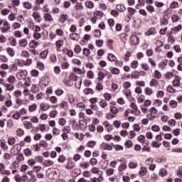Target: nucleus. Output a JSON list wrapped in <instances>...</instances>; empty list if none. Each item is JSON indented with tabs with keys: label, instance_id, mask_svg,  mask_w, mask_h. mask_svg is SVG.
<instances>
[{
	"label": "nucleus",
	"instance_id": "56",
	"mask_svg": "<svg viewBox=\"0 0 182 182\" xmlns=\"http://www.w3.org/2000/svg\"><path fill=\"white\" fill-rule=\"evenodd\" d=\"M154 105H155L156 107H161L163 105V101L160 100H156L154 102Z\"/></svg>",
	"mask_w": 182,
	"mask_h": 182
},
{
	"label": "nucleus",
	"instance_id": "18",
	"mask_svg": "<svg viewBox=\"0 0 182 182\" xmlns=\"http://www.w3.org/2000/svg\"><path fill=\"white\" fill-rule=\"evenodd\" d=\"M63 53L67 55V56H68L69 58H72V56H73V51L72 50L64 48L63 50Z\"/></svg>",
	"mask_w": 182,
	"mask_h": 182
},
{
	"label": "nucleus",
	"instance_id": "31",
	"mask_svg": "<svg viewBox=\"0 0 182 182\" xmlns=\"http://www.w3.org/2000/svg\"><path fill=\"white\" fill-rule=\"evenodd\" d=\"M168 42H169L170 43H174V42H176V37L173 36V32L169 33Z\"/></svg>",
	"mask_w": 182,
	"mask_h": 182
},
{
	"label": "nucleus",
	"instance_id": "64",
	"mask_svg": "<svg viewBox=\"0 0 182 182\" xmlns=\"http://www.w3.org/2000/svg\"><path fill=\"white\" fill-rule=\"evenodd\" d=\"M129 168H136L137 167V163L131 161L129 163Z\"/></svg>",
	"mask_w": 182,
	"mask_h": 182
},
{
	"label": "nucleus",
	"instance_id": "46",
	"mask_svg": "<svg viewBox=\"0 0 182 182\" xmlns=\"http://www.w3.org/2000/svg\"><path fill=\"white\" fill-rule=\"evenodd\" d=\"M23 126L27 130L32 129V123H31L30 122H25L23 123Z\"/></svg>",
	"mask_w": 182,
	"mask_h": 182
},
{
	"label": "nucleus",
	"instance_id": "6",
	"mask_svg": "<svg viewBox=\"0 0 182 182\" xmlns=\"http://www.w3.org/2000/svg\"><path fill=\"white\" fill-rule=\"evenodd\" d=\"M0 174L11 176V171L5 169V165L4 163H0Z\"/></svg>",
	"mask_w": 182,
	"mask_h": 182
},
{
	"label": "nucleus",
	"instance_id": "34",
	"mask_svg": "<svg viewBox=\"0 0 182 182\" xmlns=\"http://www.w3.org/2000/svg\"><path fill=\"white\" fill-rule=\"evenodd\" d=\"M112 75H119L120 70L117 68H112L110 70Z\"/></svg>",
	"mask_w": 182,
	"mask_h": 182
},
{
	"label": "nucleus",
	"instance_id": "53",
	"mask_svg": "<svg viewBox=\"0 0 182 182\" xmlns=\"http://www.w3.org/2000/svg\"><path fill=\"white\" fill-rule=\"evenodd\" d=\"M50 102L53 105H56V103H58V97L56 96H51L50 97Z\"/></svg>",
	"mask_w": 182,
	"mask_h": 182
},
{
	"label": "nucleus",
	"instance_id": "51",
	"mask_svg": "<svg viewBox=\"0 0 182 182\" xmlns=\"http://www.w3.org/2000/svg\"><path fill=\"white\" fill-rule=\"evenodd\" d=\"M8 19L9 21H10V22H14V21L16 19V16L15 15V14L11 13V14L9 15Z\"/></svg>",
	"mask_w": 182,
	"mask_h": 182
},
{
	"label": "nucleus",
	"instance_id": "24",
	"mask_svg": "<svg viewBox=\"0 0 182 182\" xmlns=\"http://www.w3.org/2000/svg\"><path fill=\"white\" fill-rule=\"evenodd\" d=\"M6 50V53H8V55H9V56H11V58H14V56H15V50H14V48H7Z\"/></svg>",
	"mask_w": 182,
	"mask_h": 182
},
{
	"label": "nucleus",
	"instance_id": "11",
	"mask_svg": "<svg viewBox=\"0 0 182 182\" xmlns=\"http://www.w3.org/2000/svg\"><path fill=\"white\" fill-rule=\"evenodd\" d=\"M43 19L47 22H53V17L49 13H46L44 14Z\"/></svg>",
	"mask_w": 182,
	"mask_h": 182
},
{
	"label": "nucleus",
	"instance_id": "29",
	"mask_svg": "<svg viewBox=\"0 0 182 182\" xmlns=\"http://www.w3.org/2000/svg\"><path fill=\"white\" fill-rule=\"evenodd\" d=\"M63 45H65L63 40H58L55 42V46L58 49H60Z\"/></svg>",
	"mask_w": 182,
	"mask_h": 182
},
{
	"label": "nucleus",
	"instance_id": "19",
	"mask_svg": "<svg viewBox=\"0 0 182 182\" xmlns=\"http://www.w3.org/2000/svg\"><path fill=\"white\" fill-rule=\"evenodd\" d=\"M69 19V16L68 14H62L60 16V23H64V22H66Z\"/></svg>",
	"mask_w": 182,
	"mask_h": 182
},
{
	"label": "nucleus",
	"instance_id": "50",
	"mask_svg": "<svg viewBox=\"0 0 182 182\" xmlns=\"http://www.w3.org/2000/svg\"><path fill=\"white\" fill-rule=\"evenodd\" d=\"M100 106L102 108V109H106V107H107V102H106V100H102L100 102Z\"/></svg>",
	"mask_w": 182,
	"mask_h": 182
},
{
	"label": "nucleus",
	"instance_id": "55",
	"mask_svg": "<svg viewBox=\"0 0 182 182\" xmlns=\"http://www.w3.org/2000/svg\"><path fill=\"white\" fill-rule=\"evenodd\" d=\"M36 109H38V105H36V104H33L32 105H30L28 107L29 112H35V110H36Z\"/></svg>",
	"mask_w": 182,
	"mask_h": 182
},
{
	"label": "nucleus",
	"instance_id": "20",
	"mask_svg": "<svg viewBox=\"0 0 182 182\" xmlns=\"http://www.w3.org/2000/svg\"><path fill=\"white\" fill-rule=\"evenodd\" d=\"M145 35H146V36H151V35H156V29H154V28H150L147 31H146Z\"/></svg>",
	"mask_w": 182,
	"mask_h": 182
},
{
	"label": "nucleus",
	"instance_id": "36",
	"mask_svg": "<svg viewBox=\"0 0 182 182\" xmlns=\"http://www.w3.org/2000/svg\"><path fill=\"white\" fill-rule=\"evenodd\" d=\"M101 171H101L100 169H99V168L92 167L91 168V173L92 174H100Z\"/></svg>",
	"mask_w": 182,
	"mask_h": 182
},
{
	"label": "nucleus",
	"instance_id": "52",
	"mask_svg": "<svg viewBox=\"0 0 182 182\" xmlns=\"http://www.w3.org/2000/svg\"><path fill=\"white\" fill-rule=\"evenodd\" d=\"M75 9H76V11H82V9H83V4L81 2L77 3Z\"/></svg>",
	"mask_w": 182,
	"mask_h": 182
},
{
	"label": "nucleus",
	"instance_id": "5",
	"mask_svg": "<svg viewBox=\"0 0 182 182\" xmlns=\"http://www.w3.org/2000/svg\"><path fill=\"white\" fill-rule=\"evenodd\" d=\"M16 76L18 80H22V79H25V77L28 76V71L26 70H21V72L18 73Z\"/></svg>",
	"mask_w": 182,
	"mask_h": 182
},
{
	"label": "nucleus",
	"instance_id": "15",
	"mask_svg": "<svg viewBox=\"0 0 182 182\" xmlns=\"http://www.w3.org/2000/svg\"><path fill=\"white\" fill-rule=\"evenodd\" d=\"M70 38L73 41H77L80 39V35H79L78 33H73L70 34Z\"/></svg>",
	"mask_w": 182,
	"mask_h": 182
},
{
	"label": "nucleus",
	"instance_id": "38",
	"mask_svg": "<svg viewBox=\"0 0 182 182\" xmlns=\"http://www.w3.org/2000/svg\"><path fill=\"white\" fill-rule=\"evenodd\" d=\"M37 130H39L40 132H45V130H46V124H38V126L37 127Z\"/></svg>",
	"mask_w": 182,
	"mask_h": 182
},
{
	"label": "nucleus",
	"instance_id": "7",
	"mask_svg": "<svg viewBox=\"0 0 182 182\" xmlns=\"http://www.w3.org/2000/svg\"><path fill=\"white\" fill-rule=\"evenodd\" d=\"M130 43L132 45H139L140 43V38L136 35H132L130 38Z\"/></svg>",
	"mask_w": 182,
	"mask_h": 182
},
{
	"label": "nucleus",
	"instance_id": "26",
	"mask_svg": "<svg viewBox=\"0 0 182 182\" xmlns=\"http://www.w3.org/2000/svg\"><path fill=\"white\" fill-rule=\"evenodd\" d=\"M31 91L32 92V93H38V92H39V85L33 84L31 86Z\"/></svg>",
	"mask_w": 182,
	"mask_h": 182
},
{
	"label": "nucleus",
	"instance_id": "44",
	"mask_svg": "<svg viewBox=\"0 0 182 182\" xmlns=\"http://www.w3.org/2000/svg\"><path fill=\"white\" fill-rule=\"evenodd\" d=\"M104 97L107 102H110V100L112 99V94L109 92L104 94Z\"/></svg>",
	"mask_w": 182,
	"mask_h": 182
},
{
	"label": "nucleus",
	"instance_id": "57",
	"mask_svg": "<svg viewBox=\"0 0 182 182\" xmlns=\"http://www.w3.org/2000/svg\"><path fill=\"white\" fill-rule=\"evenodd\" d=\"M15 80H16V78H15V76L14 75H10L7 79V81L9 82V83H11V85H13V83H15Z\"/></svg>",
	"mask_w": 182,
	"mask_h": 182
},
{
	"label": "nucleus",
	"instance_id": "60",
	"mask_svg": "<svg viewBox=\"0 0 182 182\" xmlns=\"http://www.w3.org/2000/svg\"><path fill=\"white\" fill-rule=\"evenodd\" d=\"M16 140L14 136L9 138L8 139V144L10 146H14V144H15Z\"/></svg>",
	"mask_w": 182,
	"mask_h": 182
},
{
	"label": "nucleus",
	"instance_id": "13",
	"mask_svg": "<svg viewBox=\"0 0 182 182\" xmlns=\"http://www.w3.org/2000/svg\"><path fill=\"white\" fill-rule=\"evenodd\" d=\"M58 177V172L56 171H51L50 173H48V178L50 180H55Z\"/></svg>",
	"mask_w": 182,
	"mask_h": 182
},
{
	"label": "nucleus",
	"instance_id": "27",
	"mask_svg": "<svg viewBox=\"0 0 182 182\" xmlns=\"http://www.w3.org/2000/svg\"><path fill=\"white\" fill-rule=\"evenodd\" d=\"M107 59L110 61V62H116V60H117V58L115 57L114 55H113L112 53H109L107 55Z\"/></svg>",
	"mask_w": 182,
	"mask_h": 182
},
{
	"label": "nucleus",
	"instance_id": "25",
	"mask_svg": "<svg viewBox=\"0 0 182 182\" xmlns=\"http://www.w3.org/2000/svg\"><path fill=\"white\" fill-rule=\"evenodd\" d=\"M43 166L44 167H50V166H53V161H52L50 159L46 160L43 163Z\"/></svg>",
	"mask_w": 182,
	"mask_h": 182
},
{
	"label": "nucleus",
	"instance_id": "48",
	"mask_svg": "<svg viewBox=\"0 0 182 182\" xmlns=\"http://www.w3.org/2000/svg\"><path fill=\"white\" fill-rule=\"evenodd\" d=\"M178 105V103L176 100H171L169 102V106H171V107H172L173 109H176Z\"/></svg>",
	"mask_w": 182,
	"mask_h": 182
},
{
	"label": "nucleus",
	"instance_id": "30",
	"mask_svg": "<svg viewBox=\"0 0 182 182\" xmlns=\"http://www.w3.org/2000/svg\"><path fill=\"white\" fill-rule=\"evenodd\" d=\"M181 80V78L180 77H176V78L173 80V86H176V87L180 86Z\"/></svg>",
	"mask_w": 182,
	"mask_h": 182
},
{
	"label": "nucleus",
	"instance_id": "22",
	"mask_svg": "<svg viewBox=\"0 0 182 182\" xmlns=\"http://www.w3.org/2000/svg\"><path fill=\"white\" fill-rule=\"evenodd\" d=\"M39 46V42L33 40L31 41L30 43V48H31V49H36V47Z\"/></svg>",
	"mask_w": 182,
	"mask_h": 182
},
{
	"label": "nucleus",
	"instance_id": "28",
	"mask_svg": "<svg viewBox=\"0 0 182 182\" xmlns=\"http://www.w3.org/2000/svg\"><path fill=\"white\" fill-rule=\"evenodd\" d=\"M139 174L142 176H144L147 174V168L144 166H141L139 170Z\"/></svg>",
	"mask_w": 182,
	"mask_h": 182
},
{
	"label": "nucleus",
	"instance_id": "59",
	"mask_svg": "<svg viewBox=\"0 0 182 182\" xmlns=\"http://www.w3.org/2000/svg\"><path fill=\"white\" fill-rule=\"evenodd\" d=\"M167 92H169V93H176V89L173 87V85H168L166 88Z\"/></svg>",
	"mask_w": 182,
	"mask_h": 182
},
{
	"label": "nucleus",
	"instance_id": "47",
	"mask_svg": "<svg viewBox=\"0 0 182 182\" xmlns=\"http://www.w3.org/2000/svg\"><path fill=\"white\" fill-rule=\"evenodd\" d=\"M113 174H114V169H113L112 168H109L107 169L106 171L107 176H113Z\"/></svg>",
	"mask_w": 182,
	"mask_h": 182
},
{
	"label": "nucleus",
	"instance_id": "14",
	"mask_svg": "<svg viewBox=\"0 0 182 182\" xmlns=\"http://www.w3.org/2000/svg\"><path fill=\"white\" fill-rule=\"evenodd\" d=\"M73 80H74V78H71L70 74L69 77H67L65 80V85H67V86H73Z\"/></svg>",
	"mask_w": 182,
	"mask_h": 182
},
{
	"label": "nucleus",
	"instance_id": "2",
	"mask_svg": "<svg viewBox=\"0 0 182 182\" xmlns=\"http://www.w3.org/2000/svg\"><path fill=\"white\" fill-rule=\"evenodd\" d=\"M70 78L74 79L76 89H80L82 86V77H77V76L73 73L70 74Z\"/></svg>",
	"mask_w": 182,
	"mask_h": 182
},
{
	"label": "nucleus",
	"instance_id": "21",
	"mask_svg": "<svg viewBox=\"0 0 182 182\" xmlns=\"http://www.w3.org/2000/svg\"><path fill=\"white\" fill-rule=\"evenodd\" d=\"M158 85L159 80H157L156 78H153L149 82V85L151 86V87H156V86H157Z\"/></svg>",
	"mask_w": 182,
	"mask_h": 182
},
{
	"label": "nucleus",
	"instance_id": "39",
	"mask_svg": "<svg viewBox=\"0 0 182 182\" xmlns=\"http://www.w3.org/2000/svg\"><path fill=\"white\" fill-rule=\"evenodd\" d=\"M180 4L177 1H172L170 5L171 9H176V8H179Z\"/></svg>",
	"mask_w": 182,
	"mask_h": 182
},
{
	"label": "nucleus",
	"instance_id": "9",
	"mask_svg": "<svg viewBox=\"0 0 182 182\" xmlns=\"http://www.w3.org/2000/svg\"><path fill=\"white\" fill-rule=\"evenodd\" d=\"M50 108V105L46 102H41L40 104V109L41 110H43L44 112H46V110H49Z\"/></svg>",
	"mask_w": 182,
	"mask_h": 182
},
{
	"label": "nucleus",
	"instance_id": "4",
	"mask_svg": "<svg viewBox=\"0 0 182 182\" xmlns=\"http://www.w3.org/2000/svg\"><path fill=\"white\" fill-rule=\"evenodd\" d=\"M127 11L129 14L127 15V18H125V21H127V22H130V21L132 20V16H133V15L136 14V11L134 8L128 7Z\"/></svg>",
	"mask_w": 182,
	"mask_h": 182
},
{
	"label": "nucleus",
	"instance_id": "17",
	"mask_svg": "<svg viewBox=\"0 0 182 182\" xmlns=\"http://www.w3.org/2000/svg\"><path fill=\"white\" fill-rule=\"evenodd\" d=\"M75 166V162H73V161H68L65 166V168L67 170H72V168H73Z\"/></svg>",
	"mask_w": 182,
	"mask_h": 182
},
{
	"label": "nucleus",
	"instance_id": "45",
	"mask_svg": "<svg viewBox=\"0 0 182 182\" xmlns=\"http://www.w3.org/2000/svg\"><path fill=\"white\" fill-rule=\"evenodd\" d=\"M68 102L66 101H63L60 104V107H61V109H64L65 110L68 109Z\"/></svg>",
	"mask_w": 182,
	"mask_h": 182
},
{
	"label": "nucleus",
	"instance_id": "54",
	"mask_svg": "<svg viewBox=\"0 0 182 182\" xmlns=\"http://www.w3.org/2000/svg\"><path fill=\"white\" fill-rule=\"evenodd\" d=\"M97 180L98 181V182L105 181V176H103V171H101V173H99V176L97 178Z\"/></svg>",
	"mask_w": 182,
	"mask_h": 182
},
{
	"label": "nucleus",
	"instance_id": "33",
	"mask_svg": "<svg viewBox=\"0 0 182 182\" xmlns=\"http://www.w3.org/2000/svg\"><path fill=\"white\" fill-rule=\"evenodd\" d=\"M109 111L111 112V113H112V114H117V113H119V109L115 106H111L109 108Z\"/></svg>",
	"mask_w": 182,
	"mask_h": 182
},
{
	"label": "nucleus",
	"instance_id": "61",
	"mask_svg": "<svg viewBox=\"0 0 182 182\" xmlns=\"http://www.w3.org/2000/svg\"><path fill=\"white\" fill-rule=\"evenodd\" d=\"M146 10L150 12L151 14H153L156 10L154 9V6L151 5H147L146 6Z\"/></svg>",
	"mask_w": 182,
	"mask_h": 182
},
{
	"label": "nucleus",
	"instance_id": "37",
	"mask_svg": "<svg viewBox=\"0 0 182 182\" xmlns=\"http://www.w3.org/2000/svg\"><path fill=\"white\" fill-rule=\"evenodd\" d=\"M24 156H26V157L32 156V150H31L29 148L24 149Z\"/></svg>",
	"mask_w": 182,
	"mask_h": 182
},
{
	"label": "nucleus",
	"instance_id": "1",
	"mask_svg": "<svg viewBox=\"0 0 182 182\" xmlns=\"http://www.w3.org/2000/svg\"><path fill=\"white\" fill-rule=\"evenodd\" d=\"M1 25L2 26L0 28V31H1L2 33H6V32L11 29V24L6 20H1L0 26Z\"/></svg>",
	"mask_w": 182,
	"mask_h": 182
},
{
	"label": "nucleus",
	"instance_id": "12",
	"mask_svg": "<svg viewBox=\"0 0 182 182\" xmlns=\"http://www.w3.org/2000/svg\"><path fill=\"white\" fill-rule=\"evenodd\" d=\"M85 5L86 8H88V9H93V8H95V3L90 0L86 1L85 2Z\"/></svg>",
	"mask_w": 182,
	"mask_h": 182
},
{
	"label": "nucleus",
	"instance_id": "49",
	"mask_svg": "<svg viewBox=\"0 0 182 182\" xmlns=\"http://www.w3.org/2000/svg\"><path fill=\"white\" fill-rule=\"evenodd\" d=\"M22 180H23V182H31L30 176L29 175H28V173H26L22 176Z\"/></svg>",
	"mask_w": 182,
	"mask_h": 182
},
{
	"label": "nucleus",
	"instance_id": "23",
	"mask_svg": "<svg viewBox=\"0 0 182 182\" xmlns=\"http://www.w3.org/2000/svg\"><path fill=\"white\" fill-rule=\"evenodd\" d=\"M19 45L20 46H21L22 48H26L27 45H28V40L26 38H22L21 40H20L19 41Z\"/></svg>",
	"mask_w": 182,
	"mask_h": 182
},
{
	"label": "nucleus",
	"instance_id": "8",
	"mask_svg": "<svg viewBox=\"0 0 182 182\" xmlns=\"http://www.w3.org/2000/svg\"><path fill=\"white\" fill-rule=\"evenodd\" d=\"M28 176H30V182H36L38 181V178L36 175L33 173V171L27 172Z\"/></svg>",
	"mask_w": 182,
	"mask_h": 182
},
{
	"label": "nucleus",
	"instance_id": "32",
	"mask_svg": "<svg viewBox=\"0 0 182 182\" xmlns=\"http://www.w3.org/2000/svg\"><path fill=\"white\" fill-rule=\"evenodd\" d=\"M153 93H154V90H152L151 87H147L145 88V94L147 95L148 96H151Z\"/></svg>",
	"mask_w": 182,
	"mask_h": 182
},
{
	"label": "nucleus",
	"instance_id": "16",
	"mask_svg": "<svg viewBox=\"0 0 182 182\" xmlns=\"http://www.w3.org/2000/svg\"><path fill=\"white\" fill-rule=\"evenodd\" d=\"M63 60L61 63V68L62 69H69V67L70 66V64H69V62L66 60V58H63Z\"/></svg>",
	"mask_w": 182,
	"mask_h": 182
},
{
	"label": "nucleus",
	"instance_id": "42",
	"mask_svg": "<svg viewBox=\"0 0 182 182\" xmlns=\"http://www.w3.org/2000/svg\"><path fill=\"white\" fill-rule=\"evenodd\" d=\"M154 77H155V79H161V73H160L159 70H156L154 71Z\"/></svg>",
	"mask_w": 182,
	"mask_h": 182
},
{
	"label": "nucleus",
	"instance_id": "62",
	"mask_svg": "<svg viewBox=\"0 0 182 182\" xmlns=\"http://www.w3.org/2000/svg\"><path fill=\"white\" fill-rule=\"evenodd\" d=\"M140 109H141V112H142V113L146 114V113H147V112H149V108H147V107L144 105H141Z\"/></svg>",
	"mask_w": 182,
	"mask_h": 182
},
{
	"label": "nucleus",
	"instance_id": "41",
	"mask_svg": "<svg viewBox=\"0 0 182 182\" xmlns=\"http://www.w3.org/2000/svg\"><path fill=\"white\" fill-rule=\"evenodd\" d=\"M117 11H119V12H124V11H126V7L124 5L118 4L117 5Z\"/></svg>",
	"mask_w": 182,
	"mask_h": 182
},
{
	"label": "nucleus",
	"instance_id": "43",
	"mask_svg": "<svg viewBox=\"0 0 182 182\" xmlns=\"http://www.w3.org/2000/svg\"><path fill=\"white\" fill-rule=\"evenodd\" d=\"M48 53H49V51L48 50H43L40 54V58H41V59H46V57L48 56Z\"/></svg>",
	"mask_w": 182,
	"mask_h": 182
},
{
	"label": "nucleus",
	"instance_id": "3",
	"mask_svg": "<svg viewBox=\"0 0 182 182\" xmlns=\"http://www.w3.org/2000/svg\"><path fill=\"white\" fill-rule=\"evenodd\" d=\"M149 113L147 114V117H149V120H154L156 119V114L159 113V110L156 109V107H153L149 110Z\"/></svg>",
	"mask_w": 182,
	"mask_h": 182
},
{
	"label": "nucleus",
	"instance_id": "63",
	"mask_svg": "<svg viewBox=\"0 0 182 182\" xmlns=\"http://www.w3.org/2000/svg\"><path fill=\"white\" fill-rule=\"evenodd\" d=\"M159 176H161V177H164L166 176H167V169H161L160 171H159Z\"/></svg>",
	"mask_w": 182,
	"mask_h": 182
},
{
	"label": "nucleus",
	"instance_id": "10",
	"mask_svg": "<svg viewBox=\"0 0 182 182\" xmlns=\"http://www.w3.org/2000/svg\"><path fill=\"white\" fill-rule=\"evenodd\" d=\"M100 147L102 149V150H108L109 151H110V150H113L112 145L107 143H102Z\"/></svg>",
	"mask_w": 182,
	"mask_h": 182
},
{
	"label": "nucleus",
	"instance_id": "58",
	"mask_svg": "<svg viewBox=\"0 0 182 182\" xmlns=\"http://www.w3.org/2000/svg\"><path fill=\"white\" fill-rule=\"evenodd\" d=\"M144 100H146V97L143 95L139 96L137 99V102L138 103H144Z\"/></svg>",
	"mask_w": 182,
	"mask_h": 182
},
{
	"label": "nucleus",
	"instance_id": "35",
	"mask_svg": "<svg viewBox=\"0 0 182 182\" xmlns=\"http://www.w3.org/2000/svg\"><path fill=\"white\" fill-rule=\"evenodd\" d=\"M132 79H139L140 77V73L139 71H134L131 75Z\"/></svg>",
	"mask_w": 182,
	"mask_h": 182
},
{
	"label": "nucleus",
	"instance_id": "40",
	"mask_svg": "<svg viewBox=\"0 0 182 182\" xmlns=\"http://www.w3.org/2000/svg\"><path fill=\"white\" fill-rule=\"evenodd\" d=\"M5 87L6 89V90H9L10 92H12V90H14V89H15V86H14V85H12V84H9V83L6 84Z\"/></svg>",
	"mask_w": 182,
	"mask_h": 182
}]
</instances>
